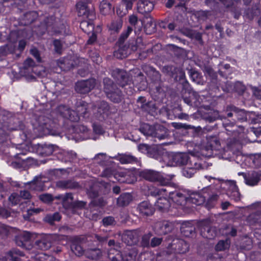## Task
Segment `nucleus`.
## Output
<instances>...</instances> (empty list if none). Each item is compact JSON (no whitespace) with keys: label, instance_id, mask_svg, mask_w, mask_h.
Listing matches in <instances>:
<instances>
[{"label":"nucleus","instance_id":"f257e3e1","mask_svg":"<svg viewBox=\"0 0 261 261\" xmlns=\"http://www.w3.org/2000/svg\"><path fill=\"white\" fill-rule=\"evenodd\" d=\"M108 109V103L105 101L100 102L98 107L94 106L92 103L80 101L77 105L76 112L65 106H60L58 111L64 118L69 119L72 122H77L80 119V116L87 118L93 115L100 120L103 119L104 114Z\"/></svg>","mask_w":261,"mask_h":261},{"label":"nucleus","instance_id":"f03ea898","mask_svg":"<svg viewBox=\"0 0 261 261\" xmlns=\"http://www.w3.org/2000/svg\"><path fill=\"white\" fill-rule=\"evenodd\" d=\"M162 156H154L160 162H164L168 166L187 165L190 162L197 160L193 154L185 153H169L165 150H160Z\"/></svg>","mask_w":261,"mask_h":261},{"label":"nucleus","instance_id":"7ed1b4c3","mask_svg":"<svg viewBox=\"0 0 261 261\" xmlns=\"http://www.w3.org/2000/svg\"><path fill=\"white\" fill-rule=\"evenodd\" d=\"M227 152L221 148L216 136H210L206 137V141L202 144L200 154L205 157L218 156L219 158L227 159L229 158L226 154Z\"/></svg>","mask_w":261,"mask_h":261},{"label":"nucleus","instance_id":"20e7f679","mask_svg":"<svg viewBox=\"0 0 261 261\" xmlns=\"http://www.w3.org/2000/svg\"><path fill=\"white\" fill-rule=\"evenodd\" d=\"M169 189L165 188H154L151 191V194L158 197L155 203L156 209L162 212L167 211L170 206V201L169 198L168 191Z\"/></svg>","mask_w":261,"mask_h":261},{"label":"nucleus","instance_id":"39448f33","mask_svg":"<svg viewBox=\"0 0 261 261\" xmlns=\"http://www.w3.org/2000/svg\"><path fill=\"white\" fill-rule=\"evenodd\" d=\"M140 131L145 136L154 137L159 140L164 139L167 135V129L158 124L151 126L147 123L143 124L141 126Z\"/></svg>","mask_w":261,"mask_h":261},{"label":"nucleus","instance_id":"423d86ee","mask_svg":"<svg viewBox=\"0 0 261 261\" xmlns=\"http://www.w3.org/2000/svg\"><path fill=\"white\" fill-rule=\"evenodd\" d=\"M104 90L108 97L114 102H119L121 100V92L114 88L113 82L108 78L103 80Z\"/></svg>","mask_w":261,"mask_h":261},{"label":"nucleus","instance_id":"0eeeda50","mask_svg":"<svg viewBox=\"0 0 261 261\" xmlns=\"http://www.w3.org/2000/svg\"><path fill=\"white\" fill-rule=\"evenodd\" d=\"M114 177L120 182L133 184L137 180L135 170L123 169L114 174Z\"/></svg>","mask_w":261,"mask_h":261},{"label":"nucleus","instance_id":"6e6552de","mask_svg":"<svg viewBox=\"0 0 261 261\" xmlns=\"http://www.w3.org/2000/svg\"><path fill=\"white\" fill-rule=\"evenodd\" d=\"M221 187L226 190L228 197L234 201H238L240 199V194L234 181L227 180L221 184Z\"/></svg>","mask_w":261,"mask_h":261},{"label":"nucleus","instance_id":"1a4fd4ad","mask_svg":"<svg viewBox=\"0 0 261 261\" xmlns=\"http://www.w3.org/2000/svg\"><path fill=\"white\" fill-rule=\"evenodd\" d=\"M141 176L146 180L151 181H158L162 185L168 184L166 177L160 173L152 170H144L141 172Z\"/></svg>","mask_w":261,"mask_h":261},{"label":"nucleus","instance_id":"9d476101","mask_svg":"<svg viewBox=\"0 0 261 261\" xmlns=\"http://www.w3.org/2000/svg\"><path fill=\"white\" fill-rule=\"evenodd\" d=\"M205 188L200 192H188L187 201H189L196 205H201L205 201Z\"/></svg>","mask_w":261,"mask_h":261},{"label":"nucleus","instance_id":"9b49d317","mask_svg":"<svg viewBox=\"0 0 261 261\" xmlns=\"http://www.w3.org/2000/svg\"><path fill=\"white\" fill-rule=\"evenodd\" d=\"M96 81L91 79L86 81L78 82L75 85V90L80 93L85 94L90 92L95 86Z\"/></svg>","mask_w":261,"mask_h":261},{"label":"nucleus","instance_id":"f8f14e48","mask_svg":"<svg viewBox=\"0 0 261 261\" xmlns=\"http://www.w3.org/2000/svg\"><path fill=\"white\" fill-rule=\"evenodd\" d=\"M169 198L178 205L184 204L187 201L188 192L176 190L173 192L168 191Z\"/></svg>","mask_w":261,"mask_h":261},{"label":"nucleus","instance_id":"ddd939ff","mask_svg":"<svg viewBox=\"0 0 261 261\" xmlns=\"http://www.w3.org/2000/svg\"><path fill=\"white\" fill-rule=\"evenodd\" d=\"M140 236L138 230H126L122 235V241L128 245L136 244Z\"/></svg>","mask_w":261,"mask_h":261},{"label":"nucleus","instance_id":"4468645a","mask_svg":"<svg viewBox=\"0 0 261 261\" xmlns=\"http://www.w3.org/2000/svg\"><path fill=\"white\" fill-rule=\"evenodd\" d=\"M201 167V164L198 159L193 161V162H190L186 167L182 170V175L186 177H191L196 172V171Z\"/></svg>","mask_w":261,"mask_h":261},{"label":"nucleus","instance_id":"2eb2a0df","mask_svg":"<svg viewBox=\"0 0 261 261\" xmlns=\"http://www.w3.org/2000/svg\"><path fill=\"white\" fill-rule=\"evenodd\" d=\"M255 159V156H252V154L245 155L239 153L237 155L236 162L242 166L254 167Z\"/></svg>","mask_w":261,"mask_h":261},{"label":"nucleus","instance_id":"dca6fc26","mask_svg":"<svg viewBox=\"0 0 261 261\" xmlns=\"http://www.w3.org/2000/svg\"><path fill=\"white\" fill-rule=\"evenodd\" d=\"M173 228V225L168 221L158 222L154 225V231L160 235L165 234L170 232Z\"/></svg>","mask_w":261,"mask_h":261},{"label":"nucleus","instance_id":"f3484780","mask_svg":"<svg viewBox=\"0 0 261 261\" xmlns=\"http://www.w3.org/2000/svg\"><path fill=\"white\" fill-rule=\"evenodd\" d=\"M58 150V147L52 144H38L37 147V153L44 156L49 155Z\"/></svg>","mask_w":261,"mask_h":261},{"label":"nucleus","instance_id":"a211bd4d","mask_svg":"<svg viewBox=\"0 0 261 261\" xmlns=\"http://www.w3.org/2000/svg\"><path fill=\"white\" fill-rule=\"evenodd\" d=\"M154 7L152 2L149 0H139L137 4V9L142 14L151 12Z\"/></svg>","mask_w":261,"mask_h":261},{"label":"nucleus","instance_id":"6ab92c4d","mask_svg":"<svg viewBox=\"0 0 261 261\" xmlns=\"http://www.w3.org/2000/svg\"><path fill=\"white\" fill-rule=\"evenodd\" d=\"M51 238L50 235L45 236L41 240L36 241L34 248L41 250H47L51 247L50 240Z\"/></svg>","mask_w":261,"mask_h":261},{"label":"nucleus","instance_id":"aec40b11","mask_svg":"<svg viewBox=\"0 0 261 261\" xmlns=\"http://www.w3.org/2000/svg\"><path fill=\"white\" fill-rule=\"evenodd\" d=\"M119 161L121 164H139L138 159L129 154H118L113 158Z\"/></svg>","mask_w":261,"mask_h":261},{"label":"nucleus","instance_id":"412c9836","mask_svg":"<svg viewBox=\"0 0 261 261\" xmlns=\"http://www.w3.org/2000/svg\"><path fill=\"white\" fill-rule=\"evenodd\" d=\"M24 154V153H18L15 155L17 161L12 163L14 167L16 168L25 167L29 165V163L33 161V159L31 158H21V155Z\"/></svg>","mask_w":261,"mask_h":261},{"label":"nucleus","instance_id":"4be33fe9","mask_svg":"<svg viewBox=\"0 0 261 261\" xmlns=\"http://www.w3.org/2000/svg\"><path fill=\"white\" fill-rule=\"evenodd\" d=\"M138 149L139 151L143 153H145L146 152H150V155L152 156V158H154L156 159L154 156H162V153L160 152V150H163V149L159 148L158 147H154L152 149L149 148V146L146 144H140L138 146Z\"/></svg>","mask_w":261,"mask_h":261},{"label":"nucleus","instance_id":"5701e85b","mask_svg":"<svg viewBox=\"0 0 261 261\" xmlns=\"http://www.w3.org/2000/svg\"><path fill=\"white\" fill-rule=\"evenodd\" d=\"M23 254L19 250H12L7 254V256L0 259V261H22L19 256H23Z\"/></svg>","mask_w":261,"mask_h":261},{"label":"nucleus","instance_id":"b1692460","mask_svg":"<svg viewBox=\"0 0 261 261\" xmlns=\"http://www.w3.org/2000/svg\"><path fill=\"white\" fill-rule=\"evenodd\" d=\"M122 25V19L121 18H117L113 20L108 25V27L111 34H115L118 33L120 31Z\"/></svg>","mask_w":261,"mask_h":261},{"label":"nucleus","instance_id":"393cba45","mask_svg":"<svg viewBox=\"0 0 261 261\" xmlns=\"http://www.w3.org/2000/svg\"><path fill=\"white\" fill-rule=\"evenodd\" d=\"M73 58L71 56H68L66 58L60 59L57 62L58 65L62 69H69L76 64L73 63Z\"/></svg>","mask_w":261,"mask_h":261},{"label":"nucleus","instance_id":"a878e982","mask_svg":"<svg viewBox=\"0 0 261 261\" xmlns=\"http://www.w3.org/2000/svg\"><path fill=\"white\" fill-rule=\"evenodd\" d=\"M175 241L172 246L176 252L184 253L189 250V246L184 240H176Z\"/></svg>","mask_w":261,"mask_h":261},{"label":"nucleus","instance_id":"bb28decb","mask_svg":"<svg viewBox=\"0 0 261 261\" xmlns=\"http://www.w3.org/2000/svg\"><path fill=\"white\" fill-rule=\"evenodd\" d=\"M139 212L143 215L149 216L153 214L154 209L148 201H143L138 206Z\"/></svg>","mask_w":261,"mask_h":261},{"label":"nucleus","instance_id":"cd10ccee","mask_svg":"<svg viewBox=\"0 0 261 261\" xmlns=\"http://www.w3.org/2000/svg\"><path fill=\"white\" fill-rule=\"evenodd\" d=\"M126 74L125 71L120 69H116L113 73V75L117 80L119 84L122 86H124L125 84H127Z\"/></svg>","mask_w":261,"mask_h":261},{"label":"nucleus","instance_id":"c85d7f7f","mask_svg":"<svg viewBox=\"0 0 261 261\" xmlns=\"http://www.w3.org/2000/svg\"><path fill=\"white\" fill-rule=\"evenodd\" d=\"M135 255L136 253L133 252L129 253L128 256H123V255L119 252L115 256H110V258L112 261H133Z\"/></svg>","mask_w":261,"mask_h":261},{"label":"nucleus","instance_id":"c756f323","mask_svg":"<svg viewBox=\"0 0 261 261\" xmlns=\"http://www.w3.org/2000/svg\"><path fill=\"white\" fill-rule=\"evenodd\" d=\"M31 237V235L29 231H22L16 237V243L17 245L19 246H23L24 245V242L29 241Z\"/></svg>","mask_w":261,"mask_h":261},{"label":"nucleus","instance_id":"7c9ffc66","mask_svg":"<svg viewBox=\"0 0 261 261\" xmlns=\"http://www.w3.org/2000/svg\"><path fill=\"white\" fill-rule=\"evenodd\" d=\"M132 200V195L128 193L121 194L117 199V204L121 206L128 205Z\"/></svg>","mask_w":261,"mask_h":261},{"label":"nucleus","instance_id":"2f4dec72","mask_svg":"<svg viewBox=\"0 0 261 261\" xmlns=\"http://www.w3.org/2000/svg\"><path fill=\"white\" fill-rule=\"evenodd\" d=\"M201 98L197 93L192 92L191 93L190 100H189L186 98L184 99V101L189 105H194L195 106H198L201 102Z\"/></svg>","mask_w":261,"mask_h":261},{"label":"nucleus","instance_id":"473e14b6","mask_svg":"<svg viewBox=\"0 0 261 261\" xmlns=\"http://www.w3.org/2000/svg\"><path fill=\"white\" fill-rule=\"evenodd\" d=\"M203 230H201V233L203 236L209 239L214 238L217 235V231L215 227H211L204 228Z\"/></svg>","mask_w":261,"mask_h":261},{"label":"nucleus","instance_id":"72a5a7b5","mask_svg":"<svg viewBox=\"0 0 261 261\" xmlns=\"http://www.w3.org/2000/svg\"><path fill=\"white\" fill-rule=\"evenodd\" d=\"M85 254L87 258L92 259H97L101 256V252L98 249L88 250L85 252Z\"/></svg>","mask_w":261,"mask_h":261},{"label":"nucleus","instance_id":"f704fd0d","mask_svg":"<svg viewBox=\"0 0 261 261\" xmlns=\"http://www.w3.org/2000/svg\"><path fill=\"white\" fill-rule=\"evenodd\" d=\"M259 179L260 177L259 174L256 172H254L248 178H245V182L246 184L249 186H253L256 185L258 184Z\"/></svg>","mask_w":261,"mask_h":261},{"label":"nucleus","instance_id":"c9c22d12","mask_svg":"<svg viewBox=\"0 0 261 261\" xmlns=\"http://www.w3.org/2000/svg\"><path fill=\"white\" fill-rule=\"evenodd\" d=\"M232 111L234 113V117L240 121L247 120V114L243 110H239L236 107H232Z\"/></svg>","mask_w":261,"mask_h":261},{"label":"nucleus","instance_id":"e433bc0d","mask_svg":"<svg viewBox=\"0 0 261 261\" xmlns=\"http://www.w3.org/2000/svg\"><path fill=\"white\" fill-rule=\"evenodd\" d=\"M260 220L261 212L258 211L255 213L250 214L247 218V221L250 225H254L259 223Z\"/></svg>","mask_w":261,"mask_h":261},{"label":"nucleus","instance_id":"4c0bfd02","mask_svg":"<svg viewBox=\"0 0 261 261\" xmlns=\"http://www.w3.org/2000/svg\"><path fill=\"white\" fill-rule=\"evenodd\" d=\"M100 12L103 15H107L111 12V5L106 1H102L99 6Z\"/></svg>","mask_w":261,"mask_h":261},{"label":"nucleus","instance_id":"58836bf2","mask_svg":"<svg viewBox=\"0 0 261 261\" xmlns=\"http://www.w3.org/2000/svg\"><path fill=\"white\" fill-rule=\"evenodd\" d=\"M31 257L39 261H53V259L52 256L47 255L42 252H38L35 255H31Z\"/></svg>","mask_w":261,"mask_h":261},{"label":"nucleus","instance_id":"ea45409f","mask_svg":"<svg viewBox=\"0 0 261 261\" xmlns=\"http://www.w3.org/2000/svg\"><path fill=\"white\" fill-rule=\"evenodd\" d=\"M14 45L13 44H6L0 47V56H5L8 54L13 51Z\"/></svg>","mask_w":261,"mask_h":261},{"label":"nucleus","instance_id":"a19ab883","mask_svg":"<svg viewBox=\"0 0 261 261\" xmlns=\"http://www.w3.org/2000/svg\"><path fill=\"white\" fill-rule=\"evenodd\" d=\"M59 213H55L53 215H48L44 218V221L50 224H53L55 221H59L61 219Z\"/></svg>","mask_w":261,"mask_h":261},{"label":"nucleus","instance_id":"79ce46f5","mask_svg":"<svg viewBox=\"0 0 261 261\" xmlns=\"http://www.w3.org/2000/svg\"><path fill=\"white\" fill-rule=\"evenodd\" d=\"M31 185V188L34 190H42L43 189L42 183L38 177H35L34 179L29 183Z\"/></svg>","mask_w":261,"mask_h":261},{"label":"nucleus","instance_id":"37998d69","mask_svg":"<svg viewBox=\"0 0 261 261\" xmlns=\"http://www.w3.org/2000/svg\"><path fill=\"white\" fill-rule=\"evenodd\" d=\"M81 28L86 33H89L93 31L94 27L92 23L87 21H83L80 24Z\"/></svg>","mask_w":261,"mask_h":261},{"label":"nucleus","instance_id":"c03bdc74","mask_svg":"<svg viewBox=\"0 0 261 261\" xmlns=\"http://www.w3.org/2000/svg\"><path fill=\"white\" fill-rule=\"evenodd\" d=\"M58 198L63 201L64 205L70 204L73 201V196L71 193H67L64 195L59 196L58 197Z\"/></svg>","mask_w":261,"mask_h":261},{"label":"nucleus","instance_id":"a18cd8bd","mask_svg":"<svg viewBox=\"0 0 261 261\" xmlns=\"http://www.w3.org/2000/svg\"><path fill=\"white\" fill-rule=\"evenodd\" d=\"M190 76L193 82L197 84H203V81L201 75L197 71H192L190 73Z\"/></svg>","mask_w":261,"mask_h":261},{"label":"nucleus","instance_id":"49530a36","mask_svg":"<svg viewBox=\"0 0 261 261\" xmlns=\"http://www.w3.org/2000/svg\"><path fill=\"white\" fill-rule=\"evenodd\" d=\"M57 185L61 188L71 189L74 187V184L69 180H61L57 182Z\"/></svg>","mask_w":261,"mask_h":261},{"label":"nucleus","instance_id":"de8ad7c7","mask_svg":"<svg viewBox=\"0 0 261 261\" xmlns=\"http://www.w3.org/2000/svg\"><path fill=\"white\" fill-rule=\"evenodd\" d=\"M61 154L63 155L62 160H64L65 162L70 161L76 156L75 153L72 151L69 152L63 150L61 152Z\"/></svg>","mask_w":261,"mask_h":261},{"label":"nucleus","instance_id":"09e8293b","mask_svg":"<svg viewBox=\"0 0 261 261\" xmlns=\"http://www.w3.org/2000/svg\"><path fill=\"white\" fill-rule=\"evenodd\" d=\"M72 251L77 256L82 255L84 253V250L79 244L73 243L71 246Z\"/></svg>","mask_w":261,"mask_h":261},{"label":"nucleus","instance_id":"8fccbe9b","mask_svg":"<svg viewBox=\"0 0 261 261\" xmlns=\"http://www.w3.org/2000/svg\"><path fill=\"white\" fill-rule=\"evenodd\" d=\"M229 246V242L228 240H227L226 241H220L216 246V250L217 251H222L228 248Z\"/></svg>","mask_w":261,"mask_h":261},{"label":"nucleus","instance_id":"3c124183","mask_svg":"<svg viewBox=\"0 0 261 261\" xmlns=\"http://www.w3.org/2000/svg\"><path fill=\"white\" fill-rule=\"evenodd\" d=\"M76 8L79 10L80 15H86L87 11V7L86 3L83 2H79L76 4Z\"/></svg>","mask_w":261,"mask_h":261},{"label":"nucleus","instance_id":"603ef678","mask_svg":"<svg viewBox=\"0 0 261 261\" xmlns=\"http://www.w3.org/2000/svg\"><path fill=\"white\" fill-rule=\"evenodd\" d=\"M127 51L125 48H120L117 50L114 51V56L118 59H122L127 57Z\"/></svg>","mask_w":261,"mask_h":261},{"label":"nucleus","instance_id":"864d4df0","mask_svg":"<svg viewBox=\"0 0 261 261\" xmlns=\"http://www.w3.org/2000/svg\"><path fill=\"white\" fill-rule=\"evenodd\" d=\"M107 156L104 153L97 154L94 158V160L96 161V162L101 165L104 166L106 164L105 162L107 160Z\"/></svg>","mask_w":261,"mask_h":261},{"label":"nucleus","instance_id":"5fc2aeb1","mask_svg":"<svg viewBox=\"0 0 261 261\" xmlns=\"http://www.w3.org/2000/svg\"><path fill=\"white\" fill-rule=\"evenodd\" d=\"M128 9L125 7L121 6V3L117 7L116 13L120 17H122L126 15L128 12Z\"/></svg>","mask_w":261,"mask_h":261},{"label":"nucleus","instance_id":"6e6d98bb","mask_svg":"<svg viewBox=\"0 0 261 261\" xmlns=\"http://www.w3.org/2000/svg\"><path fill=\"white\" fill-rule=\"evenodd\" d=\"M39 199L45 203H49L54 200L53 196L48 193L40 195L39 196Z\"/></svg>","mask_w":261,"mask_h":261},{"label":"nucleus","instance_id":"4d7b16f0","mask_svg":"<svg viewBox=\"0 0 261 261\" xmlns=\"http://www.w3.org/2000/svg\"><path fill=\"white\" fill-rule=\"evenodd\" d=\"M9 199L12 205H16L20 202V197L16 193H13L10 195Z\"/></svg>","mask_w":261,"mask_h":261},{"label":"nucleus","instance_id":"13d9d810","mask_svg":"<svg viewBox=\"0 0 261 261\" xmlns=\"http://www.w3.org/2000/svg\"><path fill=\"white\" fill-rule=\"evenodd\" d=\"M133 29L132 28L128 27L126 31L124 32L120 36L119 38V41L123 42L132 33Z\"/></svg>","mask_w":261,"mask_h":261},{"label":"nucleus","instance_id":"bf43d9fd","mask_svg":"<svg viewBox=\"0 0 261 261\" xmlns=\"http://www.w3.org/2000/svg\"><path fill=\"white\" fill-rule=\"evenodd\" d=\"M151 236V234L150 233H148L147 234L144 235L142 237V245L144 247H148L150 244L149 243V240Z\"/></svg>","mask_w":261,"mask_h":261},{"label":"nucleus","instance_id":"052dcab7","mask_svg":"<svg viewBox=\"0 0 261 261\" xmlns=\"http://www.w3.org/2000/svg\"><path fill=\"white\" fill-rule=\"evenodd\" d=\"M102 222L103 225L107 226L114 225L115 223V221L113 217L109 216L104 218L102 220Z\"/></svg>","mask_w":261,"mask_h":261},{"label":"nucleus","instance_id":"680f3d73","mask_svg":"<svg viewBox=\"0 0 261 261\" xmlns=\"http://www.w3.org/2000/svg\"><path fill=\"white\" fill-rule=\"evenodd\" d=\"M135 0H122L121 2V6L125 7L128 10L132 8L133 5Z\"/></svg>","mask_w":261,"mask_h":261},{"label":"nucleus","instance_id":"e2e57ef3","mask_svg":"<svg viewBox=\"0 0 261 261\" xmlns=\"http://www.w3.org/2000/svg\"><path fill=\"white\" fill-rule=\"evenodd\" d=\"M115 173H114V171L111 168H106L102 172L101 176L109 178L111 177L112 175H114Z\"/></svg>","mask_w":261,"mask_h":261},{"label":"nucleus","instance_id":"0e129e2a","mask_svg":"<svg viewBox=\"0 0 261 261\" xmlns=\"http://www.w3.org/2000/svg\"><path fill=\"white\" fill-rule=\"evenodd\" d=\"M162 241V239L160 238L154 237L152 239L150 242V246L152 247H154L159 245Z\"/></svg>","mask_w":261,"mask_h":261},{"label":"nucleus","instance_id":"69168bd1","mask_svg":"<svg viewBox=\"0 0 261 261\" xmlns=\"http://www.w3.org/2000/svg\"><path fill=\"white\" fill-rule=\"evenodd\" d=\"M55 50L58 53H61L62 50V44L60 41L56 40L54 41Z\"/></svg>","mask_w":261,"mask_h":261},{"label":"nucleus","instance_id":"338daca9","mask_svg":"<svg viewBox=\"0 0 261 261\" xmlns=\"http://www.w3.org/2000/svg\"><path fill=\"white\" fill-rule=\"evenodd\" d=\"M253 95L257 99L261 98V90L256 87L251 88Z\"/></svg>","mask_w":261,"mask_h":261},{"label":"nucleus","instance_id":"774afa93","mask_svg":"<svg viewBox=\"0 0 261 261\" xmlns=\"http://www.w3.org/2000/svg\"><path fill=\"white\" fill-rule=\"evenodd\" d=\"M252 156H255V162L254 163V167L261 165V154L257 153L252 154Z\"/></svg>","mask_w":261,"mask_h":261}]
</instances>
